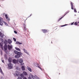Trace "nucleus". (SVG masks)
Here are the masks:
<instances>
[{"label": "nucleus", "mask_w": 79, "mask_h": 79, "mask_svg": "<svg viewBox=\"0 0 79 79\" xmlns=\"http://www.w3.org/2000/svg\"><path fill=\"white\" fill-rule=\"evenodd\" d=\"M38 67L40 69H41V68H40V66H38Z\"/></svg>", "instance_id": "obj_39"}, {"label": "nucleus", "mask_w": 79, "mask_h": 79, "mask_svg": "<svg viewBox=\"0 0 79 79\" xmlns=\"http://www.w3.org/2000/svg\"><path fill=\"white\" fill-rule=\"evenodd\" d=\"M16 74L17 76H19V73L18 71L16 72Z\"/></svg>", "instance_id": "obj_17"}, {"label": "nucleus", "mask_w": 79, "mask_h": 79, "mask_svg": "<svg viewBox=\"0 0 79 79\" xmlns=\"http://www.w3.org/2000/svg\"><path fill=\"white\" fill-rule=\"evenodd\" d=\"M78 26H79V25H78Z\"/></svg>", "instance_id": "obj_47"}, {"label": "nucleus", "mask_w": 79, "mask_h": 79, "mask_svg": "<svg viewBox=\"0 0 79 79\" xmlns=\"http://www.w3.org/2000/svg\"><path fill=\"white\" fill-rule=\"evenodd\" d=\"M23 51H24V52H25L26 53H27V55H29V52H27V50H26L24 48L23 49Z\"/></svg>", "instance_id": "obj_15"}, {"label": "nucleus", "mask_w": 79, "mask_h": 79, "mask_svg": "<svg viewBox=\"0 0 79 79\" xmlns=\"http://www.w3.org/2000/svg\"><path fill=\"white\" fill-rule=\"evenodd\" d=\"M2 22H3V21H0V25H1V26L3 25V23H2Z\"/></svg>", "instance_id": "obj_28"}, {"label": "nucleus", "mask_w": 79, "mask_h": 79, "mask_svg": "<svg viewBox=\"0 0 79 79\" xmlns=\"http://www.w3.org/2000/svg\"><path fill=\"white\" fill-rule=\"evenodd\" d=\"M8 43H9V44H11L12 43V41L10 40H8Z\"/></svg>", "instance_id": "obj_20"}, {"label": "nucleus", "mask_w": 79, "mask_h": 79, "mask_svg": "<svg viewBox=\"0 0 79 79\" xmlns=\"http://www.w3.org/2000/svg\"><path fill=\"white\" fill-rule=\"evenodd\" d=\"M8 50H10L13 48V47H12V46L11 45L10 46V45H8Z\"/></svg>", "instance_id": "obj_5"}, {"label": "nucleus", "mask_w": 79, "mask_h": 79, "mask_svg": "<svg viewBox=\"0 0 79 79\" xmlns=\"http://www.w3.org/2000/svg\"><path fill=\"white\" fill-rule=\"evenodd\" d=\"M16 44H18L19 45H21V44H22V43H19V42H17Z\"/></svg>", "instance_id": "obj_24"}, {"label": "nucleus", "mask_w": 79, "mask_h": 79, "mask_svg": "<svg viewBox=\"0 0 79 79\" xmlns=\"http://www.w3.org/2000/svg\"><path fill=\"white\" fill-rule=\"evenodd\" d=\"M5 35L3 33H2V32H0V36L2 37V38H3V36Z\"/></svg>", "instance_id": "obj_8"}, {"label": "nucleus", "mask_w": 79, "mask_h": 79, "mask_svg": "<svg viewBox=\"0 0 79 79\" xmlns=\"http://www.w3.org/2000/svg\"><path fill=\"white\" fill-rule=\"evenodd\" d=\"M16 49L18 51H19L20 52H21V50H20V49H19V48H16Z\"/></svg>", "instance_id": "obj_26"}, {"label": "nucleus", "mask_w": 79, "mask_h": 79, "mask_svg": "<svg viewBox=\"0 0 79 79\" xmlns=\"http://www.w3.org/2000/svg\"><path fill=\"white\" fill-rule=\"evenodd\" d=\"M7 43L8 42H7V41L5 40L4 42V44L5 45H6V44H7Z\"/></svg>", "instance_id": "obj_22"}, {"label": "nucleus", "mask_w": 79, "mask_h": 79, "mask_svg": "<svg viewBox=\"0 0 79 79\" xmlns=\"http://www.w3.org/2000/svg\"><path fill=\"white\" fill-rule=\"evenodd\" d=\"M59 74H60V73H59Z\"/></svg>", "instance_id": "obj_45"}, {"label": "nucleus", "mask_w": 79, "mask_h": 79, "mask_svg": "<svg viewBox=\"0 0 79 79\" xmlns=\"http://www.w3.org/2000/svg\"><path fill=\"white\" fill-rule=\"evenodd\" d=\"M20 55H20L19 54H18L15 56V57L16 58H20V57L21 56Z\"/></svg>", "instance_id": "obj_6"}, {"label": "nucleus", "mask_w": 79, "mask_h": 79, "mask_svg": "<svg viewBox=\"0 0 79 79\" xmlns=\"http://www.w3.org/2000/svg\"><path fill=\"white\" fill-rule=\"evenodd\" d=\"M1 79H3V78L2 77H1Z\"/></svg>", "instance_id": "obj_42"}, {"label": "nucleus", "mask_w": 79, "mask_h": 79, "mask_svg": "<svg viewBox=\"0 0 79 79\" xmlns=\"http://www.w3.org/2000/svg\"><path fill=\"white\" fill-rule=\"evenodd\" d=\"M67 26V24H66L65 25H64L61 26V27H64V26Z\"/></svg>", "instance_id": "obj_34"}, {"label": "nucleus", "mask_w": 79, "mask_h": 79, "mask_svg": "<svg viewBox=\"0 0 79 79\" xmlns=\"http://www.w3.org/2000/svg\"><path fill=\"white\" fill-rule=\"evenodd\" d=\"M19 62L20 63H23V59H20L19 60Z\"/></svg>", "instance_id": "obj_12"}, {"label": "nucleus", "mask_w": 79, "mask_h": 79, "mask_svg": "<svg viewBox=\"0 0 79 79\" xmlns=\"http://www.w3.org/2000/svg\"><path fill=\"white\" fill-rule=\"evenodd\" d=\"M0 72L1 74H4V73H3V71H2V69L1 68V67H0Z\"/></svg>", "instance_id": "obj_21"}, {"label": "nucleus", "mask_w": 79, "mask_h": 79, "mask_svg": "<svg viewBox=\"0 0 79 79\" xmlns=\"http://www.w3.org/2000/svg\"><path fill=\"white\" fill-rule=\"evenodd\" d=\"M23 73H21L20 75L21 77H24V75Z\"/></svg>", "instance_id": "obj_25"}, {"label": "nucleus", "mask_w": 79, "mask_h": 79, "mask_svg": "<svg viewBox=\"0 0 79 79\" xmlns=\"http://www.w3.org/2000/svg\"><path fill=\"white\" fill-rule=\"evenodd\" d=\"M74 24L76 26H77V22H75L74 23Z\"/></svg>", "instance_id": "obj_31"}, {"label": "nucleus", "mask_w": 79, "mask_h": 79, "mask_svg": "<svg viewBox=\"0 0 79 79\" xmlns=\"http://www.w3.org/2000/svg\"><path fill=\"white\" fill-rule=\"evenodd\" d=\"M18 79H22V78L21 77H18L17 78Z\"/></svg>", "instance_id": "obj_35"}, {"label": "nucleus", "mask_w": 79, "mask_h": 79, "mask_svg": "<svg viewBox=\"0 0 79 79\" xmlns=\"http://www.w3.org/2000/svg\"><path fill=\"white\" fill-rule=\"evenodd\" d=\"M26 25H24V27H23V30L24 31H26Z\"/></svg>", "instance_id": "obj_23"}, {"label": "nucleus", "mask_w": 79, "mask_h": 79, "mask_svg": "<svg viewBox=\"0 0 79 79\" xmlns=\"http://www.w3.org/2000/svg\"><path fill=\"white\" fill-rule=\"evenodd\" d=\"M5 16L6 19H7L8 21H10V18H8V15H7L6 14L5 15Z\"/></svg>", "instance_id": "obj_13"}, {"label": "nucleus", "mask_w": 79, "mask_h": 79, "mask_svg": "<svg viewBox=\"0 0 79 79\" xmlns=\"http://www.w3.org/2000/svg\"><path fill=\"white\" fill-rule=\"evenodd\" d=\"M13 39L14 40V41H15V42H16V39L15 38H13Z\"/></svg>", "instance_id": "obj_33"}, {"label": "nucleus", "mask_w": 79, "mask_h": 79, "mask_svg": "<svg viewBox=\"0 0 79 79\" xmlns=\"http://www.w3.org/2000/svg\"><path fill=\"white\" fill-rule=\"evenodd\" d=\"M0 46H1V48H2V47H3V43H0Z\"/></svg>", "instance_id": "obj_27"}, {"label": "nucleus", "mask_w": 79, "mask_h": 79, "mask_svg": "<svg viewBox=\"0 0 79 79\" xmlns=\"http://www.w3.org/2000/svg\"><path fill=\"white\" fill-rule=\"evenodd\" d=\"M30 16H32V14L30 15Z\"/></svg>", "instance_id": "obj_44"}, {"label": "nucleus", "mask_w": 79, "mask_h": 79, "mask_svg": "<svg viewBox=\"0 0 79 79\" xmlns=\"http://www.w3.org/2000/svg\"><path fill=\"white\" fill-rule=\"evenodd\" d=\"M42 31L43 32V33H46V32H48V30L46 29H42Z\"/></svg>", "instance_id": "obj_7"}, {"label": "nucleus", "mask_w": 79, "mask_h": 79, "mask_svg": "<svg viewBox=\"0 0 79 79\" xmlns=\"http://www.w3.org/2000/svg\"><path fill=\"white\" fill-rule=\"evenodd\" d=\"M27 69H28L29 71H30V72H32V70H31V68L29 67H27Z\"/></svg>", "instance_id": "obj_18"}, {"label": "nucleus", "mask_w": 79, "mask_h": 79, "mask_svg": "<svg viewBox=\"0 0 79 79\" xmlns=\"http://www.w3.org/2000/svg\"><path fill=\"white\" fill-rule=\"evenodd\" d=\"M77 24H79V22H78L77 23Z\"/></svg>", "instance_id": "obj_43"}, {"label": "nucleus", "mask_w": 79, "mask_h": 79, "mask_svg": "<svg viewBox=\"0 0 79 79\" xmlns=\"http://www.w3.org/2000/svg\"><path fill=\"white\" fill-rule=\"evenodd\" d=\"M23 79H27V78H26V77H24L23 78Z\"/></svg>", "instance_id": "obj_40"}, {"label": "nucleus", "mask_w": 79, "mask_h": 79, "mask_svg": "<svg viewBox=\"0 0 79 79\" xmlns=\"http://www.w3.org/2000/svg\"><path fill=\"white\" fill-rule=\"evenodd\" d=\"M14 52L15 54H17V55L18 54H19L20 55H23V53L20 52H18V51L16 50H15L14 51Z\"/></svg>", "instance_id": "obj_2"}, {"label": "nucleus", "mask_w": 79, "mask_h": 79, "mask_svg": "<svg viewBox=\"0 0 79 79\" xmlns=\"http://www.w3.org/2000/svg\"><path fill=\"white\" fill-rule=\"evenodd\" d=\"M29 77H28L29 79H31V77L33 78V79H35V77L34 76H33L32 74H30L29 75Z\"/></svg>", "instance_id": "obj_1"}, {"label": "nucleus", "mask_w": 79, "mask_h": 79, "mask_svg": "<svg viewBox=\"0 0 79 79\" xmlns=\"http://www.w3.org/2000/svg\"><path fill=\"white\" fill-rule=\"evenodd\" d=\"M74 22L71 23V25H73L74 24Z\"/></svg>", "instance_id": "obj_41"}, {"label": "nucleus", "mask_w": 79, "mask_h": 79, "mask_svg": "<svg viewBox=\"0 0 79 79\" xmlns=\"http://www.w3.org/2000/svg\"><path fill=\"white\" fill-rule=\"evenodd\" d=\"M2 53V51H1Z\"/></svg>", "instance_id": "obj_46"}, {"label": "nucleus", "mask_w": 79, "mask_h": 79, "mask_svg": "<svg viewBox=\"0 0 79 79\" xmlns=\"http://www.w3.org/2000/svg\"><path fill=\"white\" fill-rule=\"evenodd\" d=\"M24 63H21V65H24Z\"/></svg>", "instance_id": "obj_38"}, {"label": "nucleus", "mask_w": 79, "mask_h": 79, "mask_svg": "<svg viewBox=\"0 0 79 79\" xmlns=\"http://www.w3.org/2000/svg\"><path fill=\"white\" fill-rule=\"evenodd\" d=\"M0 21H3V19L0 17Z\"/></svg>", "instance_id": "obj_29"}, {"label": "nucleus", "mask_w": 79, "mask_h": 79, "mask_svg": "<svg viewBox=\"0 0 79 79\" xmlns=\"http://www.w3.org/2000/svg\"><path fill=\"white\" fill-rule=\"evenodd\" d=\"M14 32H15V34H17V32L15 31H14Z\"/></svg>", "instance_id": "obj_37"}, {"label": "nucleus", "mask_w": 79, "mask_h": 79, "mask_svg": "<svg viewBox=\"0 0 79 79\" xmlns=\"http://www.w3.org/2000/svg\"><path fill=\"white\" fill-rule=\"evenodd\" d=\"M12 60V59H11V58L9 57L8 60V61L9 63L11 62Z\"/></svg>", "instance_id": "obj_14"}, {"label": "nucleus", "mask_w": 79, "mask_h": 79, "mask_svg": "<svg viewBox=\"0 0 79 79\" xmlns=\"http://www.w3.org/2000/svg\"><path fill=\"white\" fill-rule=\"evenodd\" d=\"M4 48L5 50H7V44H5L4 46Z\"/></svg>", "instance_id": "obj_9"}, {"label": "nucleus", "mask_w": 79, "mask_h": 79, "mask_svg": "<svg viewBox=\"0 0 79 79\" xmlns=\"http://www.w3.org/2000/svg\"><path fill=\"white\" fill-rule=\"evenodd\" d=\"M70 4L71 5V9L72 10H74V7H73V4L72 2H71Z\"/></svg>", "instance_id": "obj_11"}, {"label": "nucleus", "mask_w": 79, "mask_h": 79, "mask_svg": "<svg viewBox=\"0 0 79 79\" xmlns=\"http://www.w3.org/2000/svg\"><path fill=\"white\" fill-rule=\"evenodd\" d=\"M68 13H69V11H68L67 12H65V15H64V16H63L62 17H61L58 20V22L60 21V20H61V19H62V18H63V17H64V16H65V15H66V14H68Z\"/></svg>", "instance_id": "obj_3"}, {"label": "nucleus", "mask_w": 79, "mask_h": 79, "mask_svg": "<svg viewBox=\"0 0 79 79\" xmlns=\"http://www.w3.org/2000/svg\"><path fill=\"white\" fill-rule=\"evenodd\" d=\"M21 68L23 71H24V70H25V67H24V66H22L21 67Z\"/></svg>", "instance_id": "obj_19"}, {"label": "nucleus", "mask_w": 79, "mask_h": 79, "mask_svg": "<svg viewBox=\"0 0 79 79\" xmlns=\"http://www.w3.org/2000/svg\"><path fill=\"white\" fill-rule=\"evenodd\" d=\"M7 65L8 66V67L10 68V69H12V68H13V64L10 63L7 64Z\"/></svg>", "instance_id": "obj_4"}, {"label": "nucleus", "mask_w": 79, "mask_h": 79, "mask_svg": "<svg viewBox=\"0 0 79 79\" xmlns=\"http://www.w3.org/2000/svg\"><path fill=\"white\" fill-rule=\"evenodd\" d=\"M2 61L3 63H5V62L4 61V60H2Z\"/></svg>", "instance_id": "obj_36"}, {"label": "nucleus", "mask_w": 79, "mask_h": 79, "mask_svg": "<svg viewBox=\"0 0 79 79\" xmlns=\"http://www.w3.org/2000/svg\"><path fill=\"white\" fill-rule=\"evenodd\" d=\"M3 23L4 24H5V25H6V26H7L8 25L7 23H6L5 22L3 21Z\"/></svg>", "instance_id": "obj_30"}, {"label": "nucleus", "mask_w": 79, "mask_h": 79, "mask_svg": "<svg viewBox=\"0 0 79 79\" xmlns=\"http://www.w3.org/2000/svg\"><path fill=\"white\" fill-rule=\"evenodd\" d=\"M12 62L15 64H16L18 62V61L15 59H14L12 60Z\"/></svg>", "instance_id": "obj_10"}, {"label": "nucleus", "mask_w": 79, "mask_h": 79, "mask_svg": "<svg viewBox=\"0 0 79 79\" xmlns=\"http://www.w3.org/2000/svg\"><path fill=\"white\" fill-rule=\"evenodd\" d=\"M74 12L75 13H77V11H76V8H75L74 9Z\"/></svg>", "instance_id": "obj_32"}, {"label": "nucleus", "mask_w": 79, "mask_h": 79, "mask_svg": "<svg viewBox=\"0 0 79 79\" xmlns=\"http://www.w3.org/2000/svg\"><path fill=\"white\" fill-rule=\"evenodd\" d=\"M23 73L24 75L25 76H27V72L23 71Z\"/></svg>", "instance_id": "obj_16"}]
</instances>
